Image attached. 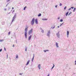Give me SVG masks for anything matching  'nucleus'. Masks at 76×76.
I'll list each match as a JSON object with an SVG mask.
<instances>
[{"instance_id":"f257e3e1","label":"nucleus","mask_w":76,"mask_h":76,"mask_svg":"<svg viewBox=\"0 0 76 76\" xmlns=\"http://www.w3.org/2000/svg\"><path fill=\"white\" fill-rule=\"evenodd\" d=\"M28 28H29V27L28 26H26V28H25V38H27L28 37H27V33H28Z\"/></svg>"},{"instance_id":"f03ea898","label":"nucleus","mask_w":76,"mask_h":76,"mask_svg":"<svg viewBox=\"0 0 76 76\" xmlns=\"http://www.w3.org/2000/svg\"><path fill=\"white\" fill-rule=\"evenodd\" d=\"M16 14H15V15L13 16L12 19V21L11 23L13 22L14 21H15V19H16Z\"/></svg>"},{"instance_id":"7ed1b4c3","label":"nucleus","mask_w":76,"mask_h":76,"mask_svg":"<svg viewBox=\"0 0 76 76\" xmlns=\"http://www.w3.org/2000/svg\"><path fill=\"white\" fill-rule=\"evenodd\" d=\"M35 22V18H33L31 20V25L32 26H33L34 24V23Z\"/></svg>"},{"instance_id":"20e7f679","label":"nucleus","mask_w":76,"mask_h":76,"mask_svg":"<svg viewBox=\"0 0 76 76\" xmlns=\"http://www.w3.org/2000/svg\"><path fill=\"white\" fill-rule=\"evenodd\" d=\"M51 34V32H50V30H49L47 33V36L49 38H50V34Z\"/></svg>"},{"instance_id":"39448f33","label":"nucleus","mask_w":76,"mask_h":76,"mask_svg":"<svg viewBox=\"0 0 76 76\" xmlns=\"http://www.w3.org/2000/svg\"><path fill=\"white\" fill-rule=\"evenodd\" d=\"M33 30V29H31V30H29L28 31V35H30V34H31L32 32V31Z\"/></svg>"},{"instance_id":"423d86ee","label":"nucleus","mask_w":76,"mask_h":76,"mask_svg":"<svg viewBox=\"0 0 76 76\" xmlns=\"http://www.w3.org/2000/svg\"><path fill=\"white\" fill-rule=\"evenodd\" d=\"M31 38H32V35H30V36L28 37V41H30V40H31Z\"/></svg>"},{"instance_id":"0eeeda50","label":"nucleus","mask_w":76,"mask_h":76,"mask_svg":"<svg viewBox=\"0 0 76 76\" xmlns=\"http://www.w3.org/2000/svg\"><path fill=\"white\" fill-rule=\"evenodd\" d=\"M56 35L58 38L60 37V33H59V32H58L56 34Z\"/></svg>"},{"instance_id":"6e6552de","label":"nucleus","mask_w":76,"mask_h":76,"mask_svg":"<svg viewBox=\"0 0 76 76\" xmlns=\"http://www.w3.org/2000/svg\"><path fill=\"white\" fill-rule=\"evenodd\" d=\"M69 31H67V38L69 37Z\"/></svg>"},{"instance_id":"1a4fd4ad","label":"nucleus","mask_w":76,"mask_h":76,"mask_svg":"<svg viewBox=\"0 0 76 76\" xmlns=\"http://www.w3.org/2000/svg\"><path fill=\"white\" fill-rule=\"evenodd\" d=\"M56 47H57V48H58V47H59V46H58V44L57 43V42L56 43Z\"/></svg>"},{"instance_id":"9d476101","label":"nucleus","mask_w":76,"mask_h":76,"mask_svg":"<svg viewBox=\"0 0 76 76\" xmlns=\"http://www.w3.org/2000/svg\"><path fill=\"white\" fill-rule=\"evenodd\" d=\"M38 67L39 69V70H40L41 69V64H39L38 66Z\"/></svg>"},{"instance_id":"9b49d317","label":"nucleus","mask_w":76,"mask_h":76,"mask_svg":"<svg viewBox=\"0 0 76 76\" xmlns=\"http://www.w3.org/2000/svg\"><path fill=\"white\" fill-rule=\"evenodd\" d=\"M35 22L36 24H38V19H36L35 20Z\"/></svg>"},{"instance_id":"f8f14e48","label":"nucleus","mask_w":76,"mask_h":76,"mask_svg":"<svg viewBox=\"0 0 76 76\" xmlns=\"http://www.w3.org/2000/svg\"><path fill=\"white\" fill-rule=\"evenodd\" d=\"M47 20V19H46L45 18H43L42 19V20Z\"/></svg>"},{"instance_id":"ddd939ff","label":"nucleus","mask_w":76,"mask_h":76,"mask_svg":"<svg viewBox=\"0 0 76 76\" xmlns=\"http://www.w3.org/2000/svg\"><path fill=\"white\" fill-rule=\"evenodd\" d=\"M30 61V60H28L27 63V64H26V65H28V64H29V62Z\"/></svg>"},{"instance_id":"4468645a","label":"nucleus","mask_w":76,"mask_h":76,"mask_svg":"<svg viewBox=\"0 0 76 76\" xmlns=\"http://www.w3.org/2000/svg\"><path fill=\"white\" fill-rule=\"evenodd\" d=\"M34 54H33V57L32 59V61H34Z\"/></svg>"},{"instance_id":"2eb2a0df","label":"nucleus","mask_w":76,"mask_h":76,"mask_svg":"<svg viewBox=\"0 0 76 76\" xmlns=\"http://www.w3.org/2000/svg\"><path fill=\"white\" fill-rule=\"evenodd\" d=\"M41 16V14L40 13L38 15V16L39 17V16Z\"/></svg>"},{"instance_id":"dca6fc26","label":"nucleus","mask_w":76,"mask_h":76,"mask_svg":"<svg viewBox=\"0 0 76 76\" xmlns=\"http://www.w3.org/2000/svg\"><path fill=\"white\" fill-rule=\"evenodd\" d=\"M44 51L45 53V52H47V51H49V50H44Z\"/></svg>"},{"instance_id":"f3484780","label":"nucleus","mask_w":76,"mask_h":76,"mask_svg":"<svg viewBox=\"0 0 76 76\" xmlns=\"http://www.w3.org/2000/svg\"><path fill=\"white\" fill-rule=\"evenodd\" d=\"M68 13H69V12H67L66 14V16H67V15H68Z\"/></svg>"},{"instance_id":"a211bd4d","label":"nucleus","mask_w":76,"mask_h":76,"mask_svg":"<svg viewBox=\"0 0 76 76\" xmlns=\"http://www.w3.org/2000/svg\"><path fill=\"white\" fill-rule=\"evenodd\" d=\"M72 14V12H70L69 13L68 15V16H69V15H71Z\"/></svg>"},{"instance_id":"6ab92c4d","label":"nucleus","mask_w":76,"mask_h":76,"mask_svg":"<svg viewBox=\"0 0 76 76\" xmlns=\"http://www.w3.org/2000/svg\"><path fill=\"white\" fill-rule=\"evenodd\" d=\"M53 66L51 68V69H53L54 68V66H55V65H54V64H53Z\"/></svg>"},{"instance_id":"aec40b11","label":"nucleus","mask_w":76,"mask_h":76,"mask_svg":"<svg viewBox=\"0 0 76 76\" xmlns=\"http://www.w3.org/2000/svg\"><path fill=\"white\" fill-rule=\"evenodd\" d=\"M25 51H27V47H26L25 48Z\"/></svg>"},{"instance_id":"412c9836","label":"nucleus","mask_w":76,"mask_h":76,"mask_svg":"<svg viewBox=\"0 0 76 76\" xmlns=\"http://www.w3.org/2000/svg\"><path fill=\"white\" fill-rule=\"evenodd\" d=\"M16 58H19V57H18V55H17L16 56Z\"/></svg>"},{"instance_id":"4be33fe9","label":"nucleus","mask_w":76,"mask_h":76,"mask_svg":"<svg viewBox=\"0 0 76 76\" xmlns=\"http://www.w3.org/2000/svg\"><path fill=\"white\" fill-rule=\"evenodd\" d=\"M4 40L3 39L0 40V42H3Z\"/></svg>"},{"instance_id":"5701e85b","label":"nucleus","mask_w":76,"mask_h":76,"mask_svg":"<svg viewBox=\"0 0 76 76\" xmlns=\"http://www.w3.org/2000/svg\"><path fill=\"white\" fill-rule=\"evenodd\" d=\"M63 25V23H62L61 24V25L59 26H60V27L61 26H62V25Z\"/></svg>"},{"instance_id":"b1692460","label":"nucleus","mask_w":76,"mask_h":76,"mask_svg":"<svg viewBox=\"0 0 76 76\" xmlns=\"http://www.w3.org/2000/svg\"><path fill=\"white\" fill-rule=\"evenodd\" d=\"M26 8V7H25L23 9V10H25Z\"/></svg>"},{"instance_id":"393cba45","label":"nucleus","mask_w":76,"mask_h":76,"mask_svg":"<svg viewBox=\"0 0 76 76\" xmlns=\"http://www.w3.org/2000/svg\"><path fill=\"white\" fill-rule=\"evenodd\" d=\"M76 10V8H75L74 10H73V12H75Z\"/></svg>"},{"instance_id":"a878e982","label":"nucleus","mask_w":76,"mask_h":76,"mask_svg":"<svg viewBox=\"0 0 76 76\" xmlns=\"http://www.w3.org/2000/svg\"><path fill=\"white\" fill-rule=\"evenodd\" d=\"M63 19H61L60 21V22H63Z\"/></svg>"},{"instance_id":"bb28decb","label":"nucleus","mask_w":76,"mask_h":76,"mask_svg":"<svg viewBox=\"0 0 76 76\" xmlns=\"http://www.w3.org/2000/svg\"><path fill=\"white\" fill-rule=\"evenodd\" d=\"M10 0H7V3H8V2H9V1H10Z\"/></svg>"},{"instance_id":"cd10ccee","label":"nucleus","mask_w":76,"mask_h":76,"mask_svg":"<svg viewBox=\"0 0 76 76\" xmlns=\"http://www.w3.org/2000/svg\"><path fill=\"white\" fill-rule=\"evenodd\" d=\"M42 33H44V30H42Z\"/></svg>"},{"instance_id":"c85d7f7f","label":"nucleus","mask_w":76,"mask_h":76,"mask_svg":"<svg viewBox=\"0 0 76 76\" xmlns=\"http://www.w3.org/2000/svg\"><path fill=\"white\" fill-rule=\"evenodd\" d=\"M60 6H62V4H61V3H60V5H59Z\"/></svg>"},{"instance_id":"c756f323","label":"nucleus","mask_w":76,"mask_h":76,"mask_svg":"<svg viewBox=\"0 0 76 76\" xmlns=\"http://www.w3.org/2000/svg\"><path fill=\"white\" fill-rule=\"evenodd\" d=\"M66 7H65L64 8V10H66Z\"/></svg>"},{"instance_id":"7c9ffc66","label":"nucleus","mask_w":76,"mask_h":76,"mask_svg":"<svg viewBox=\"0 0 76 76\" xmlns=\"http://www.w3.org/2000/svg\"><path fill=\"white\" fill-rule=\"evenodd\" d=\"M56 8H57V5H56L55 6Z\"/></svg>"},{"instance_id":"2f4dec72","label":"nucleus","mask_w":76,"mask_h":76,"mask_svg":"<svg viewBox=\"0 0 76 76\" xmlns=\"http://www.w3.org/2000/svg\"><path fill=\"white\" fill-rule=\"evenodd\" d=\"M4 51H6V49L5 48H4Z\"/></svg>"},{"instance_id":"473e14b6","label":"nucleus","mask_w":76,"mask_h":76,"mask_svg":"<svg viewBox=\"0 0 76 76\" xmlns=\"http://www.w3.org/2000/svg\"><path fill=\"white\" fill-rule=\"evenodd\" d=\"M71 10V8H70L69 9H68V10L69 11V10Z\"/></svg>"},{"instance_id":"72a5a7b5","label":"nucleus","mask_w":76,"mask_h":76,"mask_svg":"<svg viewBox=\"0 0 76 76\" xmlns=\"http://www.w3.org/2000/svg\"><path fill=\"white\" fill-rule=\"evenodd\" d=\"M55 27H56L55 26H54L52 28V29H54V28H55Z\"/></svg>"},{"instance_id":"f704fd0d","label":"nucleus","mask_w":76,"mask_h":76,"mask_svg":"<svg viewBox=\"0 0 76 76\" xmlns=\"http://www.w3.org/2000/svg\"><path fill=\"white\" fill-rule=\"evenodd\" d=\"M8 34H9V35H10V32H9Z\"/></svg>"},{"instance_id":"c9c22d12","label":"nucleus","mask_w":76,"mask_h":76,"mask_svg":"<svg viewBox=\"0 0 76 76\" xmlns=\"http://www.w3.org/2000/svg\"><path fill=\"white\" fill-rule=\"evenodd\" d=\"M2 51V49H1V50H0V52H1Z\"/></svg>"},{"instance_id":"e433bc0d","label":"nucleus","mask_w":76,"mask_h":76,"mask_svg":"<svg viewBox=\"0 0 76 76\" xmlns=\"http://www.w3.org/2000/svg\"><path fill=\"white\" fill-rule=\"evenodd\" d=\"M71 9H74V7H71Z\"/></svg>"},{"instance_id":"4c0bfd02","label":"nucleus","mask_w":76,"mask_h":76,"mask_svg":"<svg viewBox=\"0 0 76 76\" xmlns=\"http://www.w3.org/2000/svg\"><path fill=\"white\" fill-rule=\"evenodd\" d=\"M60 17H59L58 18V19H60Z\"/></svg>"},{"instance_id":"58836bf2","label":"nucleus","mask_w":76,"mask_h":76,"mask_svg":"<svg viewBox=\"0 0 76 76\" xmlns=\"http://www.w3.org/2000/svg\"><path fill=\"white\" fill-rule=\"evenodd\" d=\"M15 47V45H13L12 46V47Z\"/></svg>"},{"instance_id":"ea45409f","label":"nucleus","mask_w":76,"mask_h":76,"mask_svg":"<svg viewBox=\"0 0 76 76\" xmlns=\"http://www.w3.org/2000/svg\"><path fill=\"white\" fill-rule=\"evenodd\" d=\"M23 74H21V73H20L19 74L20 75H22Z\"/></svg>"},{"instance_id":"a19ab883","label":"nucleus","mask_w":76,"mask_h":76,"mask_svg":"<svg viewBox=\"0 0 76 76\" xmlns=\"http://www.w3.org/2000/svg\"><path fill=\"white\" fill-rule=\"evenodd\" d=\"M6 9H4V10H5V11H6Z\"/></svg>"},{"instance_id":"79ce46f5","label":"nucleus","mask_w":76,"mask_h":76,"mask_svg":"<svg viewBox=\"0 0 76 76\" xmlns=\"http://www.w3.org/2000/svg\"><path fill=\"white\" fill-rule=\"evenodd\" d=\"M47 76H50V74H49Z\"/></svg>"},{"instance_id":"37998d69","label":"nucleus","mask_w":76,"mask_h":76,"mask_svg":"<svg viewBox=\"0 0 76 76\" xmlns=\"http://www.w3.org/2000/svg\"><path fill=\"white\" fill-rule=\"evenodd\" d=\"M12 9H14V8L13 7H12Z\"/></svg>"},{"instance_id":"c03bdc74","label":"nucleus","mask_w":76,"mask_h":76,"mask_svg":"<svg viewBox=\"0 0 76 76\" xmlns=\"http://www.w3.org/2000/svg\"><path fill=\"white\" fill-rule=\"evenodd\" d=\"M7 58L8 57V55H7Z\"/></svg>"},{"instance_id":"a18cd8bd","label":"nucleus","mask_w":76,"mask_h":76,"mask_svg":"<svg viewBox=\"0 0 76 76\" xmlns=\"http://www.w3.org/2000/svg\"><path fill=\"white\" fill-rule=\"evenodd\" d=\"M8 4H7V5H6V7L7 6V5H8Z\"/></svg>"},{"instance_id":"49530a36","label":"nucleus","mask_w":76,"mask_h":76,"mask_svg":"<svg viewBox=\"0 0 76 76\" xmlns=\"http://www.w3.org/2000/svg\"><path fill=\"white\" fill-rule=\"evenodd\" d=\"M58 28H59V26H58Z\"/></svg>"},{"instance_id":"de8ad7c7","label":"nucleus","mask_w":76,"mask_h":76,"mask_svg":"<svg viewBox=\"0 0 76 76\" xmlns=\"http://www.w3.org/2000/svg\"><path fill=\"white\" fill-rule=\"evenodd\" d=\"M15 12V10H13V12Z\"/></svg>"},{"instance_id":"09e8293b","label":"nucleus","mask_w":76,"mask_h":76,"mask_svg":"<svg viewBox=\"0 0 76 76\" xmlns=\"http://www.w3.org/2000/svg\"><path fill=\"white\" fill-rule=\"evenodd\" d=\"M10 12H9V13H8V14H10Z\"/></svg>"},{"instance_id":"8fccbe9b","label":"nucleus","mask_w":76,"mask_h":76,"mask_svg":"<svg viewBox=\"0 0 76 76\" xmlns=\"http://www.w3.org/2000/svg\"><path fill=\"white\" fill-rule=\"evenodd\" d=\"M53 28V27H51V28Z\"/></svg>"},{"instance_id":"3c124183","label":"nucleus","mask_w":76,"mask_h":76,"mask_svg":"<svg viewBox=\"0 0 76 76\" xmlns=\"http://www.w3.org/2000/svg\"><path fill=\"white\" fill-rule=\"evenodd\" d=\"M12 13H13V12H12Z\"/></svg>"},{"instance_id":"603ef678","label":"nucleus","mask_w":76,"mask_h":76,"mask_svg":"<svg viewBox=\"0 0 76 76\" xmlns=\"http://www.w3.org/2000/svg\"><path fill=\"white\" fill-rule=\"evenodd\" d=\"M51 70L52 71V69H51Z\"/></svg>"}]
</instances>
